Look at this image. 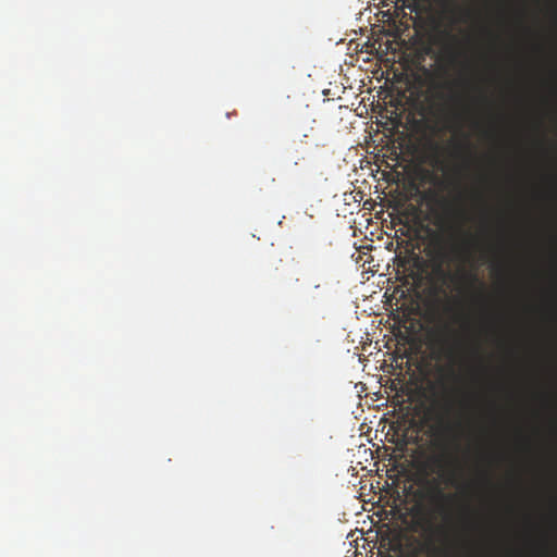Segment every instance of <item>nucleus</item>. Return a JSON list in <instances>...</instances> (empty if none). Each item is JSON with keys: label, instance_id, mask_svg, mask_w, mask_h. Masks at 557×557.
Returning <instances> with one entry per match:
<instances>
[{"label": "nucleus", "instance_id": "8", "mask_svg": "<svg viewBox=\"0 0 557 557\" xmlns=\"http://www.w3.org/2000/svg\"><path fill=\"white\" fill-rule=\"evenodd\" d=\"M449 376H450L451 379H454V380H457V379H458V376L455 374V372H454V371H450Z\"/></svg>", "mask_w": 557, "mask_h": 557}, {"label": "nucleus", "instance_id": "2", "mask_svg": "<svg viewBox=\"0 0 557 557\" xmlns=\"http://www.w3.org/2000/svg\"><path fill=\"white\" fill-rule=\"evenodd\" d=\"M429 212L438 235L432 240L429 257L432 262V274L440 282L430 287L432 296H447L445 286L448 283L475 284L479 282L474 271L459 268L456 272L446 269L450 262H467L470 259L471 235L463 224L467 213L460 205V198H447L435 190L429 191Z\"/></svg>", "mask_w": 557, "mask_h": 557}, {"label": "nucleus", "instance_id": "9", "mask_svg": "<svg viewBox=\"0 0 557 557\" xmlns=\"http://www.w3.org/2000/svg\"><path fill=\"white\" fill-rule=\"evenodd\" d=\"M453 321H455V322H459V321H460V319L458 318V315H454Z\"/></svg>", "mask_w": 557, "mask_h": 557}, {"label": "nucleus", "instance_id": "6", "mask_svg": "<svg viewBox=\"0 0 557 557\" xmlns=\"http://www.w3.org/2000/svg\"><path fill=\"white\" fill-rule=\"evenodd\" d=\"M441 5L443 12L447 15H450L453 21H456L454 17L457 13L458 5L455 0H441Z\"/></svg>", "mask_w": 557, "mask_h": 557}, {"label": "nucleus", "instance_id": "3", "mask_svg": "<svg viewBox=\"0 0 557 557\" xmlns=\"http://www.w3.org/2000/svg\"><path fill=\"white\" fill-rule=\"evenodd\" d=\"M426 103H429V115L445 128L460 120L458 112L460 96L450 82L432 83L429 87Z\"/></svg>", "mask_w": 557, "mask_h": 557}, {"label": "nucleus", "instance_id": "4", "mask_svg": "<svg viewBox=\"0 0 557 557\" xmlns=\"http://www.w3.org/2000/svg\"><path fill=\"white\" fill-rule=\"evenodd\" d=\"M440 344L448 358H454L458 347V333L447 322L442 324L440 330Z\"/></svg>", "mask_w": 557, "mask_h": 557}, {"label": "nucleus", "instance_id": "5", "mask_svg": "<svg viewBox=\"0 0 557 557\" xmlns=\"http://www.w3.org/2000/svg\"><path fill=\"white\" fill-rule=\"evenodd\" d=\"M441 36L444 40L451 44L450 46L445 47V51L451 57V59L455 58V50L454 45L457 44V36L451 33L450 29H444L441 32Z\"/></svg>", "mask_w": 557, "mask_h": 557}, {"label": "nucleus", "instance_id": "1", "mask_svg": "<svg viewBox=\"0 0 557 557\" xmlns=\"http://www.w3.org/2000/svg\"><path fill=\"white\" fill-rule=\"evenodd\" d=\"M440 393L433 391L432 419L430 428L433 451L425 462L426 474H436L420 482L416 497L419 499L413 507V518L417 529L425 535L424 552L437 556L444 553L436 547V542L447 545L454 529L451 504L456 496L446 493L443 485L455 486L458 479L460 461L461 420L458 414L455 420L449 417L455 412V395L458 389L449 388L445 380L438 381Z\"/></svg>", "mask_w": 557, "mask_h": 557}, {"label": "nucleus", "instance_id": "7", "mask_svg": "<svg viewBox=\"0 0 557 557\" xmlns=\"http://www.w3.org/2000/svg\"><path fill=\"white\" fill-rule=\"evenodd\" d=\"M444 311L447 312V313H453L454 312V309L453 307H450L449 305H447L445 308H444Z\"/></svg>", "mask_w": 557, "mask_h": 557}]
</instances>
